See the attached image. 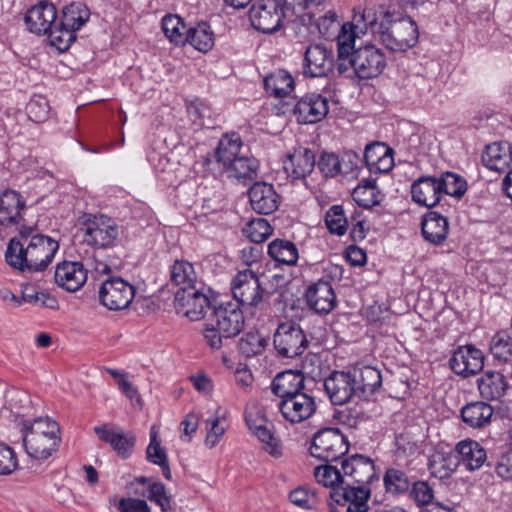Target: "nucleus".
I'll use <instances>...</instances> for the list:
<instances>
[{
	"label": "nucleus",
	"mask_w": 512,
	"mask_h": 512,
	"mask_svg": "<svg viewBox=\"0 0 512 512\" xmlns=\"http://www.w3.org/2000/svg\"><path fill=\"white\" fill-rule=\"evenodd\" d=\"M83 242L87 245L104 248L109 246L118 236V228L111 219L100 216L88 219L81 228Z\"/></svg>",
	"instance_id": "obj_14"
},
{
	"label": "nucleus",
	"mask_w": 512,
	"mask_h": 512,
	"mask_svg": "<svg viewBox=\"0 0 512 512\" xmlns=\"http://www.w3.org/2000/svg\"><path fill=\"white\" fill-rule=\"evenodd\" d=\"M385 492L392 496L404 495L411 486L410 479L406 472L400 468H387L383 475Z\"/></svg>",
	"instance_id": "obj_45"
},
{
	"label": "nucleus",
	"mask_w": 512,
	"mask_h": 512,
	"mask_svg": "<svg viewBox=\"0 0 512 512\" xmlns=\"http://www.w3.org/2000/svg\"><path fill=\"white\" fill-rule=\"evenodd\" d=\"M346 30L351 31L356 36L357 33L365 34L368 30L377 38L379 22L377 12L374 7H358L354 9V15L351 23H346Z\"/></svg>",
	"instance_id": "obj_39"
},
{
	"label": "nucleus",
	"mask_w": 512,
	"mask_h": 512,
	"mask_svg": "<svg viewBox=\"0 0 512 512\" xmlns=\"http://www.w3.org/2000/svg\"><path fill=\"white\" fill-rule=\"evenodd\" d=\"M128 282L121 277H110L99 289L100 302L109 310L120 311L128 308Z\"/></svg>",
	"instance_id": "obj_20"
},
{
	"label": "nucleus",
	"mask_w": 512,
	"mask_h": 512,
	"mask_svg": "<svg viewBox=\"0 0 512 512\" xmlns=\"http://www.w3.org/2000/svg\"><path fill=\"white\" fill-rule=\"evenodd\" d=\"M455 452L459 457L460 464L470 471L480 469L487 460L485 448L475 440L460 441L455 447Z\"/></svg>",
	"instance_id": "obj_30"
},
{
	"label": "nucleus",
	"mask_w": 512,
	"mask_h": 512,
	"mask_svg": "<svg viewBox=\"0 0 512 512\" xmlns=\"http://www.w3.org/2000/svg\"><path fill=\"white\" fill-rule=\"evenodd\" d=\"M493 414V407L483 401L468 403L461 409L463 422L474 429L486 427L491 422Z\"/></svg>",
	"instance_id": "obj_36"
},
{
	"label": "nucleus",
	"mask_w": 512,
	"mask_h": 512,
	"mask_svg": "<svg viewBox=\"0 0 512 512\" xmlns=\"http://www.w3.org/2000/svg\"><path fill=\"white\" fill-rule=\"evenodd\" d=\"M29 119L35 123L45 122L50 113L48 100L41 95H35L31 98L26 106Z\"/></svg>",
	"instance_id": "obj_55"
},
{
	"label": "nucleus",
	"mask_w": 512,
	"mask_h": 512,
	"mask_svg": "<svg viewBox=\"0 0 512 512\" xmlns=\"http://www.w3.org/2000/svg\"><path fill=\"white\" fill-rule=\"evenodd\" d=\"M315 164L314 152L309 148L299 147L287 156L284 169L293 179H304L314 170Z\"/></svg>",
	"instance_id": "obj_28"
},
{
	"label": "nucleus",
	"mask_w": 512,
	"mask_h": 512,
	"mask_svg": "<svg viewBox=\"0 0 512 512\" xmlns=\"http://www.w3.org/2000/svg\"><path fill=\"white\" fill-rule=\"evenodd\" d=\"M315 24L319 34L327 39L335 36L336 34L338 37L342 32V27L344 26V24L342 26L340 25L337 15L333 11H328L324 15L319 16L315 20Z\"/></svg>",
	"instance_id": "obj_56"
},
{
	"label": "nucleus",
	"mask_w": 512,
	"mask_h": 512,
	"mask_svg": "<svg viewBox=\"0 0 512 512\" xmlns=\"http://www.w3.org/2000/svg\"><path fill=\"white\" fill-rule=\"evenodd\" d=\"M353 200L363 208H371L380 203V191L375 180H363L352 192Z\"/></svg>",
	"instance_id": "obj_47"
},
{
	"label": "nucleus",
	"mask_w": 512,
	"mask_h": 512,
	"mask_svg": "<svg viewBox=\"0 0 512 512\" xmlns=\"http://www.w3.org/2000/svg\"><path fill=\"white\" fill-rule=\"evenodd\" d=\"M441 196L443 194L460 198L466 192V181L452 172H445L437 178Z\"/></svg>",
	"instance_id": "obj_50"
},
{
	"label": "nucleus",
	"mask_w": 512,
	"mask_h": 512,
	"mask_svg": "<svg viewBox=\"0 0 512 512\" xmlns=\"http://www.w3.org/2000/svg\"><path fill=\"white\" fill-rule=\"evenodd\" d=\"M23 445L27 454L39 460L49 458L58 449L60 438L56 434H23Z\"/></svg>",
	"instance_id": "obj_27"
},
{
	"label": "nucleus",
	"mask_w": 512,
	"mask_h": 512,
	"mask_svg": "<svg viewBox=\"0 0 512 512\" xmlns=\"http://www.w3.org/2000/svg\"><path fill=\"white\" fill-rule=\"evenodd\" d=\"M94 432L101 441L108 443L119 456L124 459L128 457V438L122 427L114 423H105L95 426Z\"/></svg>",
	"instance_id": "obj_34"
},
{
	"label": "nucleus",
	"mask_w": 512,
	"mask_h": 512,
	"mask_svg": "<svg viewBox=\"0 0 512 512\" xmlns=\"http://www.w3.org/2000/svg\"><path fill=\"white\" fill-rule=\"evenodd\" d=\"M304 377L298 371L287 370L277 374L271 384L272 392L285 400L297 394H303Z\"/></svg>",
	"instance_id": "obj_31"
},
{
	"label": "nucleus",
	"mask_w": 512,
	"mask_h": 512,
	"mask_svg": "<svg viewBox=\"0 0 512 512\" xmlns=\"http://www.w3.org/2000/svg\"><path fill=\"white\" fill-rule=\"evenodd\" d=\"M314 476L318 483L324 487H330V492L335 489L343 487L344 478L342 476V467L338 468L336 465L326 464L315 468Z\"/></svg>",
	"instance_id": "obj_49"
},
{
	"label": "nucleus",
	"mask_w": 512,
	"mask_h": 512,
	"mask_svg": "<svg viewBox=\"0 0 512 512\" xmlns=\"http://www.w3.org/2000/svg\"><path fill=\"white\" fill-rule=\"evenodd\" d=\"M242 147L241 137L237 133L226 134L220 139L215 151V157L223 171L243 154Z\"/></svg>",
	"instance_id": "obj_38"
},
{
	"label": "nucleus",
	"mask_w": 512,
	"mask_h": 512,
	"mask_svg": "<svg viewBox=\"0 0 512 512\" xmlns=\"http://www.w3.org/2000/svg\"><path fill=\"white\" fill-rule=\"evenodd\" d=\"M161 28L166 38L176 46L187 43L189 28L176 14H166L161 20Z\"/></svg>",
	"instance_id": "obj_42"
},
{
	"label": "nucleus",
	"mask_w": 512,
	"mask_h": 512,
	"mask_svg": "<svg viewBox=\"0 0 512 512\" xmlns=\"http://www.w3.org/2000/svg\"><path fill=\"white\" fill-rule=\"evenodd\" d=\"M54 279L58 286L68 292H76L87 280V270L82 262L63 261L57 264Z\"/></svg>",
	"instance_id": "obj_21"
},
{
	"label": "nucleus",
	"mask_w": 512,
	"mask_h": 512,
	"mask_svg": "<svg viewBox=\"0 0 512 512\" xmlns=\"http://www.w3.org/2000/svg\"><path fill=\"white\" fill-rule=\"evenodd\" d=\"M307 305L317 313L327 314L336 306V295L329 281L311 284L305 293Z\"/></svg>",
	"instance_id": "obj_22"
},
{
	"label": "nucleus",
	"mask_w": 512,
	"mask_h": 512,
	"mask_svg": "<svg viewBox=\"0 0 512 512\" xmlns=\"http://www.w3.org/2000/svg\"><path fill=\"white\" fill-rule=\"evenodd\" d=\"M278 409L285 420L290 423H301L315 413L316 403L313 397L303 393L280 400Z\"/></svg>",
	"instance_id": "obj_18"
},
{
	"label": "nucleus",
	"mask_w": 512,
	"mask_h": 512,
	"mask_svg": "<svg viewBox=\"0 0 512 512\" xmlns=\"http://www.w3.org/2000/svg\"><path fill=\"white\" fill-rule=\"evenodd\" d=\"M334 64V53L331 48L321 44H311L304 54L303 73L311 78L324 77L333 71Z\"/></svg>",
	"instance_id": "obj_13"
},
{
	"label": "nucleus",
	"mask_w": 512,
	"mask_h": 512,
	"mask_svg": "<svg viewBox=\"0 0 512 512\" xmlns=\"http://www.w3.org/2000/svg\"><path fill=\"white\" fill-rule=\"evenodd\" d=\"M191 121L198 127H210L211 109L201 101L191 102L187 107Z\"/></svg>",
	"instance_id": "obj_58"
},
{
	"label": "nucleus",
	"mask_w": 512,
	"mask_h": 512,
	"mask_svg": "<svg viewBox=\"0 0 512 512\" xmlns=\"http://www.w3.org/2000/svg\"><path fill=\"white\" fill-rule=\"evenodd\" d=\"M407 493H409L410 498L413 499L418 506L431 503L434 497L433 489L426 481H416L412 483Z\"/></svg>",
	"instance_id": "obj_59"
},
{
	"label": "nucleus",
	"mask_w": 512,
	"mask_h": 512,
	"mask_svg": "<svg viewBox=\"0 0 512 512\" xmlns=\"http://www.w3.org/2000/svg\"><path fill=\"white\" fill-rule=\"evenodd\" d=\"M130 306L139 316H145L156 309L155 301L152 294H144L135 297H130Z\"/></svg>",
	"instance_id": "obj_64"
},
{
	"label": "nucleus",
	"mask_w": 512,
	"mask_h": 512,
	"mask_svg": "<svg viewBox=\"0 0 512 512\" xmlns=\"http://www.w3.org/2000/svg\"><path fill=\"white\" fill-rule=\"evenodd\" d=\"M90 10L82 2H71L62 9L57 28L49 35V43L59 52L67 51L75 42L76 32L89 20Z\"/></svg>",
	"instance_id": "obj_5"
},
{
	"label": "nucleus",
	"mask_w": 512,
	"mask_h": 512,
	"mask_svg": "<svg viewBox=\"0 0 512 512\" xmlns=\"http://www.w3.org/2000/svg\"><path fill=\"white\" fill-rule=\"evenodd\" d=\"M324 390L334 405H344L357 395L355 379L350 372L333 371L324 380Z\"/></svg>",
	"instance_id": "obj_16"
},
{
	"label": "nucleus",
	"mask_w": 512,
	"mask_h": 512,
	"mask_svg": "<svg viewBox=\"0 0 512 512\" xmlns=\"http://www.w3.org/2000/svg\"><path fill=\"white\" fill-rule=\"evenodd\" d=\"M348 451V441L337 428H326L317 432L310 447L311 456L319 460L337 462Z\"/></svg>",
	"instance_id": "obj_8"
},
{
	"label": "nucleus",
	"mask_w": 512,
	"mask_h": 512,
	"mask_svg": "<svg viewBox=\"0 0 512 512\" xmlns=\"http://www.w3.org/2000/svg\"><path fill=\"white\" fill-rule=\"evenodd\" d=\"M231 291L234 303L243 307H257L264 298L265 289L261 286L259 277L251 269L239 271L231 281Z\"/></svg>",
	"instance_id": "obj_10"
},
{
	"label": "nucleus",
	"mask_w": 512,
	"mask_h": 512,
	"mask_svg": "<svg viewBox=\"0 0 512 512\" xmlns=\"http://www.w3.org/2000/svg\"><path fill=\"white\" fill-rule=\"evenodd\" d=\"M342 27L338 36L337 70L340 74L352 68L359 79L369 80L378 77L387 66V59L382 49L373 44L355 48V35Z\"/></svg>",
	"instance_id": "obj_1"
},
{
	"label": "nucleus",
	"mask_w": 512,
	"mask_h": 512,
	"mask_svg": "<svg viewBox=\"0 0 512 512\" xmlns=\"http://www.w3.org/2000/svg\"><path fill=\"white\" fill-rule=\"evenodd\" d=\"M449 223L441 214L430 211L421 223L422 235L428 242L434 245L442 244L448 235Z\"/></svg>",
	"instance_id": "obj_35"
},
{
	"label": "nucleus",
	"mask_w": 512,
	"mask_h": 512,
	"mask_svg": "<svg viewBox=\"0 0 512 512\" xmlns=\"http://www.w3.org/2000/svg\"><path fill=\"white\" fill-rule=\"evenodd\" d=\"M187 38V43L203 53L210 51L215 42L214 32L206 22H201L194 27H190Z\"/></svg>",
	"instance_id": "obj_46"
},
{
	"label": "nucleus",
	"mask_w": 512,
	"mask_h": 512,
	"mask_svg": "<svg viewBox=\"0 0 512 512\" xmlns=\"http://www.w3.org/2000/svg\"><path fill=\"white\" fill-rule=\"evenodd\" d=\"M449 364L454 373L468 377L482 370L484 357L479 349L466 345L454 351Z\"/></svg>",
	"instance_id": "obj_19"
},
{
	"label": "nucleus",
	"mask_w": 512,
	"mask_h": 512,
	"mask_svg": "<svg viewBox=\"0 0 512 512\" xmlns=\"http://www.w3.org/2000/svg\"><path fill=\"white\" fill-rule=\"evenodd\" d=\"M146 453L148 460L156 465L165 464V461L168 460L167 454L164 448L161 447L160 441L157 439V433L153 428L150 432V444L147 447Z\"/></svg>",
	"instance_id": "obj_61"
},
{
	"label": "nucleus",
	"mask_w": 512,
	"mask_h": 512,
	"mask_svg": "<svg viewBox=\"0 0 512 512\" xmlns=\"http://www.w3.org/2000/svg\"><path fill=\"white\" fill-rule=\"evenodd\" d=\"M309 341L299 324L288 321L280 323L273 335V345L283 358H295L302 355Z\"/></svg>",
	"instance_id": "obj_9"
},
{
	"label": "nucleus",
	"mask_w": 512,
	"mask_h": 512,
	"mask_svg": "<svg viewBox=\"0 0 512 512\" xmlns=\"http://www.w3.org/2000/svg\"><path fill=\"white\" fill-rule=\"evenodd\" d=\"M211 293V289L204 286L179 289L174 297L176 313L191 321L203 319L206 311L215 306L214 300L211 299Z\"/></svg>",
	"instance_id": "obj_6"
},
{
	"label": "nucleus",
	"mask_w": 512,
	"mask_h": 512,
	"mask_svg": "<svg viewBox=\"0 0 512 512\" xmlns=\"http://www.w3.org/2000/svg\"><path fill=\"white\" fill-rule=\"evenodd\" d=\"M246 423L252 433L264 444L266 452L272 456L278 457L281 455V447L279 440L274 436L267 419L261 414V411L256 413L254 417L252 412L246 413Z\"/></svg>",
	"instance_id": "obj_24"
},
{
	"label": "nucleus",
	"mask_w": 512,
	"mask_h": 512,
	"mask_svg": "<svg viewBox=\"0 0 512 512\" xmlns=\"http://www.w3.org/2000/svg\"><path fill=\"white\" fill-rule=\"evenodd\" d=\"M268 255L278 264L288 266L296 265L299 258L298 248L295 243L278 238L269 243Z\"/></svg>",
	"instance_id": "obj_43"
},
{
	"label": "nucleus",
	"mask_w": 512,
	"mask_h": 512,
	"mask_svg": "<svg viewBox=\"0 0 512 512\" xmlns=\"http://www.w3.org/2000/svg\"><path fill=\"white\" fill-rule=\"evenodd\" d=\"M377 39L389 50L405 52L414 47L419 38L418 26L409 16H397L385 11L379 22Z\"/></svg>",
	"instance_id": "obj_4"
},
{
	"label": "nucleus",
	"mask_w": 512,
	"mask_h": 512,
	"mask_svg": "<svg viewBox=\"0 0 512 512\" xmlns=\"http://www.w3.org/2000/svg\"><path fill=\"white\" fill-rule=\"evenodd\" d=\"M147 497L150 501L160 506L162 512H167L170 509V497L166 494L164 484L160 482L150 484Z\"/></svg>",
	"instance_id": "obj_60"
},
{
	"label": "nucleus",
	"mask_w": 512,
	"mask_h": 512,
	"mask_svg": "<svg viewBox=\"0 0 512 512\" xmlns=\"http://www.w3.org/2000/svg\"><path fill=\"white\" fill-rule=\"evenodd\" d=\"M25 208V200L19 192L4 190L0 194V225L8 227L19 224Z\"/></svg>",
	"instance_id": "obj_25"
},
{
	"label": "nucleus",
	"mask_w": 512,
	"mask_h": 512,
	"mask_svg": "<svg viewBox=\"0 0 512 512\" xmlns=\"http://www.w3.org/2000/svg\"><path fill=\"white\" fill-rule=\"evenodd\" d=\"M343 485L366 486L371 488L374 481L379 480L374 461L364 455L354 454L342 459Z\"/></svg>",
	"instance_id": "obj_11"
},
{
	"label": "nucleus",
	"mask_w": 512,
	"mask_h": 512,
	"mask_svg": "<svg viewBox=\"0 0 512 512\" xmlns=\"http://www.w3.org/2000/svg\"><path fill=\"white\" fill-rule=\"evenodd\" d=\"M355 388L359 397L367 398L373 395L382 384L380 371L372 366L354 369Z\"/></svg>",
	"instance_id": "obj_37"
},
{
	"label": "nucleus",
	"mask_w": 512,
	"mask_h": 512,
	"mask_svg": "<svg viewBox=\"0 0 512 512\" xmlns=\"http://www.w3.org/2000/svg\"><path fill=\"white\" fill-rule=\"evenodd\" d=\"M265 346L266 340L258 332L245 333L238 341L239 352L247 358L261 354Z\"/></svg>",
	"instance_id": "obj_51"
},
{
	"label": "nucleus",
	"mask_w": 512,
	"mask_h": 512,
	"mask_svg": "<svg viewBox=\"0 0 512 512\" xmlns=\"http://www.w3.org/2000/svg\"><path fill=\"white\" fill-rule=\"evenodd\" d=\"M349 164H346L334 153L323 152L317 162L318 169L325 177H334L340 173L348 174L353 170L352 159H357L353 153L345 154Z\"/></svg>",
	"instance_id": "obj_40"
},
{
	"label": "nucleus",
	"mask_w": 512,
	"mask_h": 512,
	"mask_svg": "<svg viewBox=\"0 0 512 512\" xmlns=\"http://www.w3.org/2000/svg\"><path fill=\"white\" fill-rule=\"evenodd\" d=\"M371 493V488L366 486L343 485L341 489L329 492V496L337 504L346 506V512H368Z\"/></svg>",
	"instance_id": "obj_17"
},
{
	"label": "nucleus",
	"mask_w": 512,
	"mask_h": 512,
	"mask_svg": "<svg viewBox=\"0 0 512 512\" xmlns=\"http://www.w3.org/2000/svg\"><path fill=\"white\" fill-rule=\"evenodd\" d=\"M196 272L193 265L186 260H176L171 267L170 279L182 288L196 287Z\"/></svg>",
	"instance_id": "obj_48"
},
{
	"label": "nucleus",
	"mask_w": 512,
	"mask_h": 512,
	"mask_svg": "<svg viewBox=\"0 0 512 512\" xmlns=\"http://www.w3.org/2000/svg\"><path fill=\"white\" fill-rule=\"evenodd\" d=\"M412 200L420 206L431 208L441 201L437 177L421 176L411 185Z\"/></svg>",
	"instance_id": "obj_26"
},
{
	"label": "nucleus",
	"mask_w": 512,
	"mask_h": 512,
	"mask_svg": "<svg viewBox=\"0 0 512 512\" xmlns=\"http://www.w3.org/2000/svg\"><path fill=\"white\" fill-rule=\"evenodd\" d=\"M286 5L287 0H255L249 10L252 26L266 34L276 32L282 27Z\"/></svg>",
	"instance_id": "obj_7"
},
{
	"label": "nucleus",
	"mask_w": 512,
	"mask_h": 512,
	"mask_svg": "<svg viewBox=\"0 0 512 512\" xmlns=\"http://www.w3.org/2000/svg\"><path fill=\"white\" fill-rule=\"evenodd\" d=\"M279 195L272 184L256 182L249 189V200L252 209L258 214L268 215L279 207Z\"/></svg>",
	"instance_id": "obj_23"
},
{
	"label": "nucleus",
	"mask_w": 512,
	"mask_h": 512,
	"mask_svg": "<svg viewBox=\"0 0 512 512\" xmlns=\"http://www.w3.org/2000/svg\"><path fill=\"white\" fill-rule=\"evenodd\" d=\"M459 465L460 460L455 450L437 448L429 458L428 469L432 476L447 479Z\"/></svg>",
	"instance_id": "obj_29"
},
{
	"label": "nucleus",
	"mask_w": 512,
	"mask_h": 512,
	"mask_svg": "<svg viewBox=\"0 0 512 512\" xmlns=\"http://www.w3.org/2000/svg\"><path fill=\"white\" fill-rule=\"evenodd\" d=\"M258 168V160L243 153L224 172L229 178H236L239 181H252L258 176Z\"/></svg>",
	"instance_id": "obj_41"
},
{
	"label": "nucleus",
	"mask_w": 512,
	"mask_h": 512,
	"mask_svg": "<svg viewBox=\"0 0 512 512\" xmlns=\"http://www.w3.org/2000/svg\"><path fill=\"white\" fill-rule=\"evenodd\" d=\"M59 431L58 424L49 417H39L33 422H24L23 434H56Z\"/></svg>",
	"instance_id": "obj_57"
},
{
	"label": "nucleus",
	"mask_w": 512,
	"mask_h": 512,
	"mask_svg": "<svg viewBox=\"0 0 512 512\" xmlns=\"http://www.w3.org/2000/svg\"><path fill=\"white\" fill-rule=\"evenodd\" d=\"M272 227L269 222L264 218H257L251 220L244 228V233L253 243L264 242L271 234Z\"/></svg>",
	"instance_id": "obj_54"
},
{
	"label": "nucleus",
	"mask_w": 512,
	"mask_h": 512,
	"mask_svg": "<svg viewBox=\"0 0 512 512\" xmlns=\"http://www.w3.org/2000/svg\"><path fill=\"white\" fill-rule=\"evenodd\" d=\"M512 161V148L508 142H494L486 146L482 153V163L490 170L501 172Z\"/></svg>",
	"instance_id": "obj_32"
},
{
	"label": "nucleus",
	"mask_w": 512,
	"mask_h": 512,
	"mask_svg": "<svg viewBox=\"0 0 512 512\" xmlns=\"http://www.w3.org/2000/svg\"><path fill=\"white\" fill-rule=\"evenodd\" d=\"M325 223L332 234L342 236L347 231L349 220L341 205H333L326 212Z\"/></svg>",
	"instance_id": "obj_52"
},
{
	"label": "nucleus",
	"mask_w": 512,
	"mask_h": 512,
	"mask_svg": "<svg viewBox=\"0 0 512 512\" xmlns=\"http://www.w3.org/2000/svg\"><path fill=\"white\" fill-rule=\"evenodd\" d=\"M388 151H391V148L383 143L374 142L368 144L364 151V160L368 169L373 167Z\"/></svg>",
	"instance_id": "obj_63"
},
{
	"label": "nucleus",
	"mask_w": 512,
	"mask_h": 512,
	"mask_svg": "<svg viewBox=\"0 0 512 512\" xmlns=\"http://www.w3.org/2000/svg\"><path fill=\"white\" fill-rule=\"evenodd\" d=\"M57 9L52 2L39 1L27 10L25 23L28 30L37 35L48 36L57 28Z\"/></svg>",
	"instance_id": "obj_12"
},
{
	"label": "nucleus",
	"mask_w": 512,
	"mask_h": 512,
	"mask_svg": "<svg viewBox=\"0 0 512 512\" xmlns=\"http://www.w3.org/2000/svg\"><path fill=\"white\" fill-rule=\"evenodd\" d=\"M482 398L492 401L502 398L508 389L506 377L497 371H486L477 380Z\"/></svg>",
	"instance_id": "obj_33"
},
{
	"label": "nucleus",
	"mask_w": 512,
	"mask_h": 512,
	"mask_svg": "<svg viewBox=\"0 0 512 512\" xmlns=\"http://www.w3.org/2000/svg\"><path fill=\"white\" fill-rule=\"evenodd\" d=\"M329 112V100L319 93H307L293 108L298 123L314 124L326 117Z\"/></svg>",
	"instance_id": "obj_15"
},
{
	"label": "nucleus",
	"mask_w": 512,
	"mask_h": 512,
	"mask_svg": "<svg viewBox=\"0 0 512 512\" xmlns=\"http://www.w3.org/2000/svg\"><path fill=\"white\" fill-rule=\"evenodd\" d=\"M245 318L239 303H215L212 314L203 329L206 344L214 350L228 347L242 331Z\"/></svg>",
	"instance_id": "obj_3"
},
{
	"label": "nucleus",
	"mask_w": 512,
	"mask_h": 512,
	"mask_svg": "<svg viewBox=\"0 0 512 512\" xmlns=\"http://www.w3.org/2000/svg\"><path fill=\"white\" fill-rule=\"evenodd\" d=\"M490 351L496 359L507 362L512 356V337L505 331L496 333L492 338Z\"/></svg>",
	"instance_id": "obj_53"
},
{
	"label": "nucleus",
	"mask_w": 512,
	"mask_h": 512,
	"mask_svg": "<svg viewBox=\"0 0 512 512\" xmlns=\"http://www.w3.org/2000/svg\"><path fill=\"white\" fill-rule=\"evenodd\" d=\"M18 466L14 450L6 444H0V475L11 474Z\"/></svg>",
	"instance_id": "obj_62"
},
{
	"label": "nucleus",
	"mask_w": 512,
	"mask_h": 512,
	"mask_svg": "<svg viewBox=\"0 0 512 512\" xmlns=\"http://www.w3.org/2000/svg\"><path fill=\"white\" fill-rule=\"evenodd\" d=\"M264 88L271 95L282 98L294 89V79L286 70L278 69L265 77Z\"/></svg>",
	"instance_id": "obj_44"
},
{
	"label": "nucleus",
	"mask_w": 512,
	"mask_h": 512,
	"mask_svg": "<svg viewBox=\"0 0 512 512\" xmlns=\"http://www.w3.org/2000/svg\"><path fill=\"white\" fill-rule=\"evenodd\" d=\"M59 243L49 236L36 234L29 243L11 238L5 252L6 262L22 272H42L52 262Z\"/></svg>",
	"instance_id": "obj_2"
}]
</instances>
